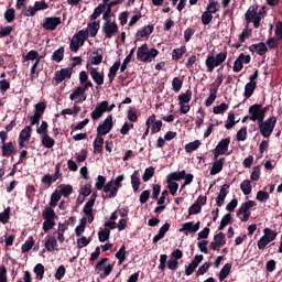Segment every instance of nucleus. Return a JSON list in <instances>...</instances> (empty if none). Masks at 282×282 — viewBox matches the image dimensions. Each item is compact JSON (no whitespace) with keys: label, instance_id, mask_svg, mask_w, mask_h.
Returning <instances> with one entry per match:
<instances>
[{"label":"nucleus","instance_id":"obj_2","mask_svg":"<svg viewBox=\"0 0 282 282\" xmlns=\"http://www.w3.org/2000/svg\"><path fill=\"white\" fill-rule=\"evenodd\" d=\"M226 58H228V53L226 52H220L216 56L214 53H209L205 61L207 72H213L215 67H219V65L226 62Z\"/></svg>","mask_w":282,"mask_h":282},{"label":"nucleus","instance_id":"obj_29","mask_svg":"<svg viewBox=\"0 0 282 282\" xmlns=\"http://www.w3.org/2000/svg\"><path fill=\"white\" fill-rule=\"evenodd\" d=\"M254 89H257V82H249L245 86V96L250 98L254 94Z\"/></svg>","mask_w":282,"mask_h":282},{"label":"nucleus","instance_id":"obj_61","mask_svg":"<svg viewBox=\"0 0 282 282\" xmlns=\"http://www.w3.org/2000/svg\"><path fill=\"white\" fill-rule=\"evenodd\" d=\"M214 113H224L228 111V104H220L219 106L214 107Z\"/></svg>","mask_w":282,"mask_h":282},{"label":"nucleus","instance_id":"obj_42","mask_svg":"<svg viewBox=\"0 0 282 282\" xmlns=\"http://www.w3.org/2000/svg\"><path fill=\"white\" fill-rule=\"evenodd\" d=\"M58 188H59V193H61V195H63V197H69V195H72V191H74L72 185H59Z\"/></svg>","mask_w":282,"mask_h":282},{"label":"nucleus","instance_id":"obj_5","mask_svg":"<svg viewBox=\"0 0 282 282\" xmlns=\"http://www.w3.org/2000/svg\"><path fill=\"white\" fill-rule=\"evenodd\" d=\"M258 124L261 135L270 138V135H272V131H274V127H276V117H270L265 121H260Z\"/></svg>","mask_w":282,"mask_h":282},{"label":"nucleus","instance_id":"obj_11","mask_svg":"<svg viewBox=\"0 0 282 282\" xmlns=\"http://www.w3.org/2000/svg\"><path fill=\"white\" fill-rule=\"evenodd\" d=\"M58 25H61V18L52 17V18L44 19L42 28H44V30L54 31L56 30V28H58Z\"/></svg>","mask_w":282,"mask_h":282},{"label":"nucleus","instance_id":"obj_13","mask_svg":"<svg viewBox=\"0 0 282 282\" xmlns=\"http://www.w3.org/2000/svg\"><path fill=\"white\" fill-rule=\"evenodd\" d=\"M108 105V101H101L90 115L93 120H100V118H102V113L107 111Z\"/></svg>","mask_w":282,"mask_h":282},{"label":"nucleus","instance_id":"obj_50","mask_svg":"<svg viewBox=\"0 0 282 282\" xmlns=\"http://www.w3.org/2000/svg\"><path fill=\"white\" fill-rule=\"evenodd\" d=\"M256 199L258 202H268L270 199V194L268 192H264V191H259L257 193Z\"/></svg>","mask_w":282,"mask_h":282},{"label":"nucleus","instance_id":"obj_9","mask_svg":"<svg viewBox=\"0 0 282 282\" xmlns=\"http://www.w3.org/2000/svg\"><path fill=\"white\" fill-rule=\"evenodd\" d=\"M113 129V118L111 116H108L102 124H99L97 128V135L102 138V135H107L109 131Z\"/></svg>","mask_w":282,"mask_h":282},{"label":"nucleus","instance_id":"obj_3","mask_svg":"<svg viewBox=\"0 0 282 282\" xmlns=\"http://www.w3.org/2000/svg\"><path fill=\"white\" fill-rule=\"evenodd\" d=\"M263 12L259 11L258 6H251L245 14L247 23H253V28L259 29Z\"/></svg>","mask_w":282,"mask_h":282},{"label":"nucleus","instance_id":"obj_54","mask_svg":"<svg viewBox=\"0 0 282 282\" xmlns=\"http://www.w3.org/2000/svg\"><path fill=\"white\" fill-rule=\"evenodd\" d=\"M84 215H91L94 214V200H88L84 206Z\"/></svg>","mask_w":282,"mask_h":282},{"label":"nucleus","instance_id":"obj_45","mask_svg":"<svg viewBox=\"0 0 282 282\" xmlns=\"http://www.w3.org/2000/svg\"><path fill=\"white\" fill-rule=\"evenodd\" d=\"M85 226H87V218H82L80 225L75 228L76 237H80L85 232Z\"/></svg>","mask_w":282,"mask_h":282},{"label":"nucleus","instance_id":"obj_30","mask_svg":"<svg viewBox=\"0 0 282 282\" xmlns=\"http://www.w3.org/2000/svg\"><path fill=\"white\" fill-rule=\"evenodd\" d=\"M120 69V62H116L109 69L108 78L110 83H113V78H116V74Z\"/></svg>","mask_w":282,"mask_h":282},{"label":"nucleus","instance_id":"obj_8","mask_svg":"<svg viewBox=\"0 0 282 282\" xmlns=\"http://www.w3.org/2000/svg\"><path fill=\"white\" fill-rule=\"evenodd\" d=\"M101 30L106 39H112V36H116L118 34V24L112 21H106L104 22Z\"/></svg>","mask_w":282,"mask_h":282},{"label":"nucleus","instance_id":"obj_58","mask_svg":"<svg viewBox=\"0 0 282 282\" xmlns=\"http://www.w3.org/2000/svg\"><path fill=\"white\" fill-rule=\"evenodd\" d=\"M210 21H213V14L208 11H205L202 14V23L203 25H208V23H210Z\"/></svg>","mask_w":282,"mask_h":282},{"label":"nucleus","instance_id":"obj_33","mask_svg":"<svg viewBox=\"0 0 282 282\" xmlns=\"http://www.w3.org/2000/svg\"><path fill=\"white\" fill-rule=\"evenodd\" d=\"M230 270H232V264L227 263L223 267L219 273V281H224L228 274H230Z\"/></svg>","mask_w":282,"mask_h":282},{"label":"nucleus","instance_id":"obj_52","mask_svg":"<svg viewBox=\"0 0 282 282\" xmlns=\"http://www.w3.org/2000/svg\"><path fill=\"white\" fill-rule=\"evenodd\" d=\"M263 232L264 237L269 240V242H272L274 241V239H276V232H274L272 229L265 228Z\"/></svg>","mask_w":282,"mask_h":282},{"label":"nucleus","instance_id":"obj_55","mask_svg":"<svg viewBox=\"0 0 282 282\" xmlns=\"http://www.w3.org/2000/svg\"><path fill=\"white\" fill-rule=\"evenodd\" d=\"M214 241L220 246H226V235L224 232H219L214 236Z\"/></svg>","mask_w":282,"mask_h":282},{"label":"nucleus","instance_id":"obj_60","mask_svg":"<svg viewBox=\"0 0 282 282\" xmlns=\"http://www.w3.org/2000/svg\"><path fill=\"white\" fill-rule=\"evenodd\" d=\"M229 122L225 124L226 129H232L239 121H235V113L230 112L228 115Z\"/></svg>","mask_w":282,"mask_h":282},{"label":"nucleus","instance_id":"obj_25","mask_svg":"<svg viewBox=\"0 0 282 282\" xmlns=\"http://www.w3.org/2000/svg\"><path fill=\"white\" fill-rule=\"evenodd\" d=\"M151 34H153V25L143 26L137 32V39H144Z\"/></svg>","mask_w":282,"mask_h":282},{"label":"nucleus","instance_id":"obj_18","mask_svg":"<svg viewBox=\"0 0 282 282\" xmlns=\"http://www.w3.org/2000/svg\"><path fill=\"white\" fill-rule=\"evenodd\" d=\"M229 186L227 184L223 185L219 192L218 197L216 198L217 206H224V202L226 200V196L228 195Z\"/></svg>","mask_w":282,"mask_h":282},{"label":"nucleus","instance_id":"obj_10","mask_svg":"<svg viewBox=\"0 0 282 282\" xmlns=\"http://www.w3.org/2000/svg\"><path fill=\"white\" fill-rule=\"evenodd\" d=\"M87 69H89V74L96 85L99 87L105 85V73L98 72V69L94 67H89V64H87Z\"/></svg>","mask_w":282,"mask_h":282},{"label":"nucleus","instance_id":"obj_57","mask_svg":"<svg viewBox=\"0 0 282 282\" xmlns=\"http://www.w3.org/2000/svg\"><path fill=\"white\" fill-rule=\"evenodd\" d=\"M9 220H10V207L4 209V212L0 214L1 224H8Z\"/></svg>","mask_w":282,"mask_h":282},{"label":"nucleus","instance_id":"obj_31","mask_svg":"<svg viewBox=\"0 0 282 282\" xmlns=\"http://www.w3.org/2000/svg\"><path fill=\"white\" fill-rule=\"evenodd\" d=\"M198 147H202V141L195 140L185 145V151H186V153H193V151H197Z\"/></svg>","mask_w":282,"mask_h":282},{"label":"nucleus","instance_id":"obj_46","mask_svg":"<svg viewBox=\"0 0 282 282\" xmlns=\"http://www.w3.org/2000/svg\"><path fill=\"white\" fill-rule=\"evenodd\" d=\"M110 234H111V231L109 230V228H105V229L100 230L98 232L99 241H101V242L109 241Z\"/></svg>","mask_w":282,"mask_h":282},{"label":"nucleus","instance_id":"obj_4","mask_svg":"<svg viewBox=\"0 0 282 282\" xmlns=\"http://www.w3.org/2000/svg\"><path fill=\"white\" fill-rule=\"evenodd\" d=\"M44 223H43V230L44 232H50L54 226H56V213L52 207H46L42 213Z\"/></svg>","mask_w":282,"mask_h":282},{"label":"nucleus","instance_id":"obj_48","mask_svg":"<svg viewBox=\"0 0 282 282\" xmlns=\"http://www.w3.org/2000/svg\"><path fill=\"white\" fill-rule=\"evenodd\" d=\"M34 273L36 274V278L41 281L43 279V275L45 274V267L41 263H37L34 268Z\"/></svg>","mask_w":282,"mask_h":282},{"label":"nucleus","instance_id":"obj_6","mask_svg":"<svg viewBox=\"0 0 282 282\" xmlns=\"http://www.w3.org/2000/svg\"><path fill=\"white\" fill-rule=\"evenodd\" d=\"M85 41H87V32L82 30L73 36L69 45L70 52H78L85 45Z\"/></svg>","mask_w":282,"mask_h":282},{"label":"nucleus","instance_id":"obj_49","mask_svg":"<svg viewBox=\"0 0 282 282\" xmlns=\"http://www.w3.org/2000/svg\"><path fill=\"white\" fill-rule=\"evenodd\" d=\"M50 126L47 124L46 121H42L41 126H37V129H36V133H39V135H47L48 131H47V128Z\"/></svg>","mask_w":282,"mask_h":282},{"label":"nucleus","instance_id":"obj_37","mask_svg":"<svg viewBox=\"0 0 282 282\" xmlns=\"http://www.w3.org/2000/svg\"><path fill=\"white\" fill-rule=\"evenodd\" d=\"M191 98H193V91L186 90L178 96V104L191 102Z\"/></svg>","mask_w":282,"mask_h":282},{"label":"nucleus","instance_id":"obj_40","mask_svg":"<svg viewBox=\"0 0 282 282\" xmlns=\"http://www.w3.org/2000/svg\"><path fill=\"white\" fill-rule=\"evenodd\" d=\"M240 188H241L243 195H250L252 193V185H250V181H248V180H245L240 184Z\"/></svg>","mask_w":282,"mask_h":282},{"label":"nucleus","instance_id":"obj_59","mask_svg":"<svg viewBox=\"0 0 282 282\" xmlns=\"http://www.w3.org/2000/svg\"><path fill=\"white\" fill-rule=\"evenodd\" d=\"M182 85H183V82L181 80L180 77H175L172 80V87L174 91H180V89H182Z\"/></svg>","mask_w":282,"mask_h":282},{"label":"nucleus","instance_id":"obj_47","mask_svg":"<svg viewBox=\"0 0 282 282\" xmlns=\"http://www.w3.org/2000/svg\"><path fill=\"white\" fill-rule=\"evenodd\" d=\"M34 246V238L32 237H29L25 241V243L22 246V252L25 253V252H30V250H32Z\"/></svg>","mask_w":282,"mask_h":282},{"label":"nucleus","instance_id":"obj_1","mask_svg":"<svg viewBox=\"0 0 282 282\" xmlns=\"http://www.w3.org/2000/svg\"><path fill=\"white\" fill-rule=\"evenodd\" d=\"M160 52L155 48L149 50V45L143 44L137 50V58L141 63H151L155 56H158Z\"/></svg>","mask_w":282,"mask_h":282},{"label":"nucleus","instance_id":"obj_14","mask_svg":"<svg viewBox=\"0 0 282 282\" xmlns=\"http://www.w3.org/2000/svg\"><path fill=\"white\" fill-rule=\"evenodd\" d=\"M204 261V256H195L194 260L186 267L185 274L186 276H191L197 270V265Z\"/></svg>","mask_w":282,"mask_h":282},{"label":"nucleus","instance_id":"obj_26","mask_svg":"<svg viewBox=\"0 0 282 282\" xmlns=\"http://www.w3.org/2000/svg\"><path fill=\"white\" fill-rule=\"evenodd\" d=\"M102 63V51H96L93 52V55L90 57V65H100Z\"/></svg>","mask_w":282,"mask_h":282},{"label":"nucleus","instance_id":"obj_32","mask_svg":"<svg viewBox=\"0 0 282 282\" xmlns=\"http://www.w3.org/2000/svg\"><path fill=\"white\" fill-rule=\"evenodd\" d=\"M42 144H43V147H45V149H52V147H54V144H56V141H54V139H52V137H50V134H44L42 137Z\"/></svg>","mask_w":282,"mask_h":282},{"label":"nucleus","instance_id":"obj_62","mask_svg":"<svg viewBox=\"0 0 282 282\" xmlns=\"http://www.w3.org/2000/svg\"><path fill=\"white\" fill-rule=\"evenodd\" d=\"M4 19L8 21V23H12L14 20V9L11 8L4 12Z\"/></svg>","mask_w":282,"mask_h":282},{"label":"nucleus","instance_id":"obj_36","mask_svg":"<svg viewBox=\"0 0 282 282\" xmlns=\"http://www.w3.org/2000/svg\"><path fill=\"white\" fill-rule=\"evenodd\" d=\"M184 54H186V46H183L181 48H175L172 52V58L173 61H180V58H182Z\"/></svg>","mask_w":282,"mask_h":282},{"label":"nucleus","instance_id":"obj_19","mask_svg":"<svg viewBox=\"0 0 282 282\" xmlns=\"http://www.w3.org/2000/svg\"><path fill=\"white\" fill-rule=\"evenodd\" d=\"M185 230H187V232H197V230H199V221L195 225H193V221L183 224L178 231L185 232Z\"/></svg>","mask_w":282,"mask_h":282},{"label":"nucleus","instance_id":"obj_38","mask_svg":"<svg viewBox=\"0 0 282 282\" xmlns=\"http://www.w3.org/2000/svg\"><path fill=\"white\" fill-rule=\"evenodd\" d=\"M64 56H65V48L61 47L53 53L52 61H55V63H61Z\"/></svg>","mask_w":282,"mask_h":282},{"label":"nucleus","instance_id":"obj_35","mask_svg":"<svg viewBox=\"0 0 282 282\" xmlns=\"http://www.w3.org/2000/svg\"><path fill=\"white\" fill-rule=\"evenodd\" d=\"M31 135H32V126H26V127H24V129H22V131L20 132V135H19V138L21 139V140H30V138H31Z\"/></svg>","mask_w":282,"mask_h":282},{"label":"nucleus","instance_id":"obj_44","mask_svg":"<svg viewBox=\"0 0 282 282\" xmlns=\"http://www.w3.org/2000/svg\"><path fill=\"white\" fill-rule=\"evenodd\" d=\"M167 188L171 193V195H175L177 193V189L180 188V184L173 180H167Z\"/></svg>","mask_w":282,"mask_h":282},{"label":"nucleus","instance_id":"obj_53","mask_svg":"<svg viewBox=\"0 0 282 282\" xmlns=\"http://www.w3.org/2000/svg\"><path fill=\"white\" fill-rule=\"evenodd\" d=\"M154 173H155V169H153V167L145 169L143 177H142L143 182H149L153 177Z\"/></svg>","mask_w":282,"mask_h":282},{"label":"nucleus","instance_id":"obj_56","mask_svg":"<svg viewBox=\"0 0 282 282\" xmlns=\"http://www.w3.org/2000/svg\"><path fill=\"white\" fill-rule=\"evenodd\" d=\"M248 135V128L243 127L237 132V140L243 142Z\"/></svg>","mask_w":282,"mask_h":282},{"label":"nucleus","instance_id":"obj_39","mask_svg":"<svg viewBox=\"0 0 282 282\" xmlns=\"http://www.w3.org/2000/svg\"><path fill=\"white\" fill-rule=\"evenodd\" d=\"M186 175V171L173 172L167 176V180H172V182H180V180H184Z\"/></svg>","mask_w":282,"mask_h":282},{"label":"nucleus","instance_id":"obj_16","mask_svg":"<svg viewBox=\"0 0 282 282\" xmlns=\"http://www.w3.org/2000/svg\"><path fill=\"white\" fill-rule=\"evenodd\" d=\"M78 98V100H76ZM70 100H76L75 102H85L87 100V95H85V89L83 87H77L70 95Z\"/></svg>","mask_w":282,"mask_h":282},{"label":"nucleus","instance_id":"obj_20","mask_svg":"<svg viewBox=\"0 0 282 282\" xmlns=\"http://www.w3.org/2000/svg\"><path fill=\"white\" fill-rule=\"evenodd\" d=\"M44 246L47 252H54L58 248V240L54 237H47Z\"/></svg>","mask_w":282,"mask_h":282},{"label":"nucleus","instance_id":"obj_63","mask_svg":"<svg viewBox=\"0 0 282 282\" xmlns=\"http://www.w3.org/2000/svg\"><path fill=\"white\" fill-rule=\"evenodd\" d=\"M45 102L41 101L35 105V113L43 116L45 113Z\"/></svg>","mask_w":282,"mask_h":282},{"label":"nucleus","instance_id":"obj_34","mask_svg":"<svg viewBox=\"0 0 282 282\" xmlns=\"http://www.w3.org/2000/svg\"><path fill=\"white\" fill-rule=\"evenodd\" d=\"M61 192L55 191L52 195H51V200H50V206L51 208H56L58 202H61Z\"/></svg>","mask_w":282,"mask_h":282},{"label":"nucleus","instance_id":"obj_15","mask_svg":"<svg viewBox=\"0 0 282 282\" xmlns=\"http://www.w3.org/2000/svg\"><path fill=\"white\" fill-rule=\"evenodd\" d=\"M118 189L119 187L116 186V183H113V180L109 181L105 186H104V193H109L108 199H113L118 195Z\"/></svg>","mask_w":282,"mask_h":282},{"label":"nucleus","instance_id":"obj_43","mask_svg":"<svg viewBox=\"0 0 282 282\" xmlns=\"http://www.w3.org/2000/svg\"><path fill=\"white\" fill-rule=\"evenodd\" d=\"M217 99V88L210 89V94L205 101L206 107H210Z\"/></svg>","mask_w":282,"mask_h":282},{"label":"nucleus","instance_id":"obj_28","mask_svg":"<svg viewBox=\"0 0 282 282\" xmlns=\"http://www.w3.org/2000/svg\"><path fill=\"white\" fill-rule=\"evenodd\" d=\"M254 206H257V203H254L253 200H249L247 203H243L240 208L237 210V215H241V213H248V210H250V208H254Z\"/></svg>","mask_w":282,"mask_h":282},{"label":"nucleus","instance_id":"obj_51","mask_svg":"<svg viewBox=\"0 0 282 282\" xmlns=\"http://www.w3.org/2000/svg\"><path fill=\"white\" fill-rule=\"evenodd\" d=\"M219 2L217 1H212L208 6H207V12H210L212 14H215V12H219Z\"/></svg>","mask_w":282,"mask_h":282},{"label":"nucleus","instance_id":"obj_24","mask_svg":"<svg viewBox=\"0 0 282 282\" xmlns=\"http://www.w3.org/2000/svg\"><path fill=\"white\" fill-rule=\"evenodd\" d=\"M98 30H100V22L98 21H94L93 23H89L88 24V28H87V31L86 34H90V36H96V34H98Z\"/></svg>","mask_w":282,"mask_h":282},{"label":"nucleus","instance_id":"obj_27","mask_svg":"<svg viewBox=\"0 0 282 282\" xmlns=\"http://www.w3.org/2000/svg\"><path fill=\"white\" fill-rule=\"evenodd\" d=\"M102 144H105V139L97 135L94 141V153H102Z\"/></svg>","mask_w":282,"mask_h":282},{"label":"nucleus","instance_id":"obj_21","mask_svg":"<svg viewBox=\"0 0 282 282\" xmlns=\"http://www.w3.org/2000/svg\"><path fill=\"white\" fill-rule=\"evenodd\" d=\"M224 162H225V159L216 160L213 163L210 175H217V173H221V171H224Z\"/></svg>","mask_w":282,"mask_h":282},{"label":"nucleus","instance_id":"obj_7","mask_svg":"<svg viewBox=\"0 0 282 282\" xmlns=\"http://www.w3.org/2000/svg\"><path fill=\"white\" fill-rule=\"evenodd\" d=\"M249 120H252V122L258 123L262 122L263 118H265V110L261 107V105H253L249 108Z\"/></svg>","mask_w":282,"mask_h":282},{"label":"nucleus","instance_id":"obj_64","mask_svg":"<svg viewBox=\"0 0 282 282\" xmlns=\"http://www.w3.org/2000/svg\"><path fill=\"white\" fill-rule=\"evenodd\" d=\"M275 36L278 41H282V22L275 24Z\"/></svg>","mask_w":282,"mask_h":282},{"label":"nucleus","instance_id":"obj_23","mask_svg":"<svg viewBox=\"0 0 282 282\" xmlns=\"http://www.w3.org/2000/svg\"><path fill=\"white\" fill-rule=\"evenodd\" d=\"M1 151L3 158H10V155L14 153V145L12 144V142L2 143Z\"/></svg>","mask_w":282,"mask_h":282},{"label":"nucleus","instance_id":"obj_17","mask_svg":"<svg viewBox=\"0 0 282 282\" xmlns=\"http://www.w3.org/2000/svg\"><path fill=\"white\" fill-rule=\"evenodd\" d=\"M65 78H72V70L69 68H62L61 70L56 72V83H63Z\"/></svg>","mask_w":282,"mask_h":282},{"label":"nucleus","instance_id":"obj_41","mask_svg":"<svg viewBox=\"0 0 282 282\" xmlns=\"http://www.w3.org/2000/svg\"><path fill=\"white\" fill-rule=\"evenodd\" d=\"M131 184L134 193L140 188V178L138 177V171H134L131 175Z\"/></svg>","mask_w":282,"mask_h":282},{"label":"nucleus","instance_id":"obj_22","mask_svg":"<svg viewBox=\"0 0 282 282\" xmlns=\"http://www.w3.org/2000/svg\"><path fill=\"white\" fill-rule=\"evenodd\" d=\"M250 52H256V54H259V56H263L265 52H268V46H265L264 43H259V44H252L249 47Z\"/></svg>","mask_w":282,"mask_h":282},{"label":"nucleus","instance_id":"obj_12","mask_svg":"<svg viewBox=\"0 0 282 282\" xmlns=\"http://www.w3.org/2000/svg\"><path fill=\"white\" fill-rule=\"evenodd\" d=\"M228 147H230V140L227 139H223L216 147L215 151H214V158L215 160H217V158H219V155H224L226 153V151H228Z\"/></svg>","mask_w":282,"mask_h":282}]
</instances>
